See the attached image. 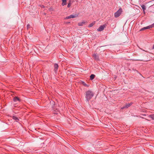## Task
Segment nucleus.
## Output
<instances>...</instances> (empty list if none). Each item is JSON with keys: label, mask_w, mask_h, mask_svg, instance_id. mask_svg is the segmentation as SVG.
Returning <instances> with one entry per match:
<instances>
[{"label": "nucleus", "mask_w": 154, "mask_h": 154, "mask_svg": "<svg viewBox=\"0 0 154 154\" xmlns=\"http://www.w3.org/2000/svg\"><path fill=\"white\" fill-rule=\"evenodd\" d=\"M95 77V75L94 74H91L90 76V78L91 80H92L94 79Z\"/></svg>", "instance_id": "13"}, {"label": "nucleus", "mask_w": 154, "mask_h": 154, "mask_svg": "<svg viewBox=\"0 0 154 154\" xmlns=\"http://www.w3.org/2000/svg\"><path fill=\"white\" fill-rule=\"evenodd\" d=\"M94 93L91 91H88L86 92L85 98L86 101L88 102L89 101L92 97L94 95Z\"/></svg>", "instance_id": "1"}, {"label": "nucleus", "mask_w": 154, "mask_h": 154, "mask_svg": "<svg viewBox=\"0 0 154 154\" xmlns=\"http://www.w3.org/2000/svg\"><path fill=\"white\" fill-rule=\"evenodd\" d=\"M29 27H30V25H29V24H28V25H27V28H29Z\"/></svg>", "instance_id": "19"}, {"label": "nucleus", "mask_w": 154, "mask_h": 154, "mask_svg": "<svg viewBox=\"0 0 154 154\" xmlns=\"http://www.w3.org/2000/svg\"><path fill=\"white\" fill-rule=\"evenodd\" d=\"M13 119H14L17 122H18V121L19 120L18 118L17 117H16V116H13Z\"/></svg>", "instance_id": "12"}, {"label": "nucleus", "mask_w": 154, "mask_h": 154, "mask_svg": "<svg viewBox=\"0 0 154 154\" xmlns=\"http://www.w3.org/2000/svg\"><path fill=\"white\" fill-rule=\"evenodd\" d=\"M13 100L15 102L18 101L20 102V99L17 97H16L14 98Z\"/></svg>", "instance_id": "9"}, {"label": "nucleus", "mask_w": 154, "mask_h": 154, "mask_svg": "<svg viewBox=\"0 0 154 154\" xmlns=\"http://www.w3.org/2000/svg\"><path fill=\"white\" fill-rule=\"evenodd\" d=\"M149 117L151 118L152 120H154V114L150 115L149 116Z\"/></svg>", "instance_id": "16"}, {"label": "nucleus", "mask_w": 154, "mask_h": 154, "mask_svg": "<svg viewBox=\"0 0 154 154\" xmlns=\"http://www.w3.org/2000/svg\"><path fill=\"white\" fill-rule=\"evenodd\" d=\"M71 1L69 0V3H68L67 7L68 8H69L70 6H71Z\"/></svg>", "instance_id": "15"}, {"label": "nucleus", "mask_w": 154, "mask_h": 154, "mask_svg": "<svg viewBox=\"0 0 154 154\" xmlns=\"http://www.w3.org/2000/svg\"><path fill=\"white\" fill-rule=\"evenodd\" d=\"M141 8H142L144 12H145V11L146 10V6L144 5H141Z\"/></svg>", "instance_id": "14"}, {"label": "nucleus", "mask_w": 154, "mask_h": 154, "mask_svg": "<svg viewBox=\"0 0 154 154\" xmlns=\"http://www.w3.org/2000/svg\"><path fill=\"white\" fill-rule=\"evenodd\" d=\"M106 26V24H105L100 26L97 29L98 31L100 32L102 31Z\"/></svg>", "instance_id": "4"}, {"label": "nucleus", "mask_w": 154, "mask_h": 154, "mask_svg": "<svg viewBox=\"0 0 154 154\" xmlns=\"http://www.w3.org/2000/svg\"><path fill=\"white\" fill-rule=\"evenodd\" d=\"M132 104V103H129L126 104L125 106H123L122 108V109H123L125 108H127L130 106Z\"/></svg>", "instance_id": "5"}, {"label": "nucleus", "mask_w": 154, "mask_h": 154, "mask_svg": "<svg viewBox=\"0 0 154 154\" xmlns=\"http://www.w3.org/2000/svg\"><path fill=\"white\" fill-rule=\"evenodd\" d=\"M152 48V49H154V45H153Z\"/></svg>", "instance_id": "20"}, {"label": "nucleus", "mask_w": 154, "mask_h": 154, "mask_svg": "<svg viewBox=\"0 0 154 154\" xmlns=\"http://www.w3.org/2000/svg\"><path fill=\"white\" fill-rule=\"evenodd\" d=\"M122 9L121 8H119L115 14L114 16L115 17H119L121 14Z\"/></svg>", "instance_id": "2"}, {"label": "nucleus", "mask_w": 154, "mask_h": 154, "mask_svg": "<svg viewBox=\"0 0 154 154\" xmlns=\"http://www.w3.org/2000/svg\"><path fill=\"white\" fill-rule=\"evenodd\" d=\"M154 26V23L152 24L151 25L148 26L146 27H143V28H141L140 29V31H141L144 30L146 29H149L150 28L153 27Z\"/></svg>", "instance_id": "3"}, {"label": "nucleus", "mask_w": 154, "mask_h": 154, "mask_svg": "<svg viewBox=\"0 0 154 154\" xmlns=\"http://www.w3.org/2000/svg\"><path fill=\"white\" fill-rule=\"evenodd\" d=\"M94 24H95V22H94L93 23H92L88 25V27H92Z\"/></svg>", "instance_id": "17"}, {"label": "nucleus", "mask_w": 154, "mask_h": 154, "mask_svg": "<svg viewBox=\"0 0 154 154\" xmlns=\"http://www.w3.org/2000/svg\"><path fill=\"white\" fill-rule=\"evenodd\" d=\"M93 56L94 57V59H96V60H99V57H98V56L97 54H93Z\"/></svg>", "instance_id": "10"}, {"label": "nucleus", "mask_w": 154, "mask_h": 154, "mask_svg": "<svg viewBox=\"0 0 154 154\" xmlns=\"http://www.w3.org/2000/svg\"><path fill=\"white\" fill-rule=\"evenodd\" d=\"M62 5L63 6H64L66 4V0H62Z\"/></svg>", "instance_id": "11"}, {"label": "nucleus", "mask_w": 154, "mask_h": 154, "mask_svg": "<svg viewBox=\"0 0 154 154\" xmlns=\"http://www.w3.org/2000/svg\"><path fill=\"white\" fill-rule=\"evenodd\" d=\"M87 23V21H83L82 22L79 23H78V25L79 26H83L85 24Z\"/></svg>", "instance_id": "6"}, {"label": "nucleus", "mask_w": 154, "mask_h": 154, "mask_svg": "<svg viewBox=\"0 0 154 154\" xmlns=\"http://www.w3.org/2000/svg\"><path fill=\"white\" fill-rule=\"evenodd\" d=\"M76 16L73 15H71L67 17H66V19H69L71 18H74L76 17Z\"/></svg>", "instance_id": "8"}, {"label": "nucleus", "mask_w": 154, "mask_h": 154, "mask_svg": "<svg viewBox=\"0 0 154 154\" xmlns=\"http://www.w3.org/2000/svg\"><path fill=\"white\" fill-rule=\"evenodd\" d=\"M58 65L57 63H55L54 64V70L55 72H57L58 69Z\"/></svg>", "instance_id": "7"}, {"label": "nucleus", "mask_w": 154, "mask_h": 154, "mask_svg": "<svg viewBox=\"0 0 154 154\" xmlns=\"http://www.w3.org/2000/svg\"><path fill=\"white\" fill-rule=\"evenodd\" d=\"M83 85H84L85 86H88L87 85L86 83H85L84 82H83Z\"/></svg>", "instance_id": "18"}]
</instances>
